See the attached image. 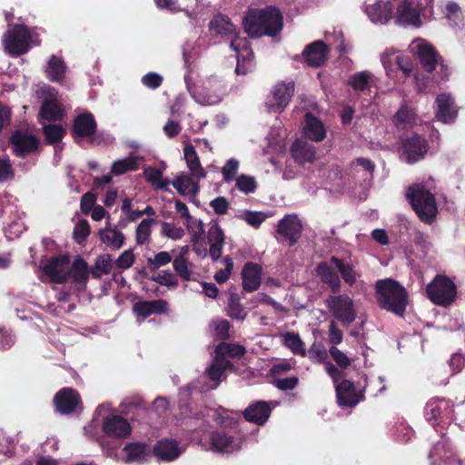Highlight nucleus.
Masks as SVG:
<instances>
[{
	"label": "nucleus",
	"mask_w": 465,
	"mask_h": 465,
	"mask_svg": "<svg viewBox=\"0 0 465 465\" xmlns=\"http://www.w3.org/2000/svg\"><path fill=\"white\" fill-rule=\"evenodd\" d=\"M330 314L344 326H349L357 317V306L347 294L331 295L325 300Z\"/></svg>",
	"instance_id": "nucleus-5"
},
{
	"label": "nucleus",
	"mask_w": 465,
	"mask_h": 465,
	"mask_svg": "<svg viewBox=\"0 0 465 465\" xmlns=\"http://www.w3.org/2000/svg\"><path fill=\"white\" fill-rule=\"evenodd\" d=\"M316 272L321 280L324 283L328 284L332 292H336L340 290V278L337 272L331 266H329L328 263H320L316 268Z\"/></svg>",
	"instance_id": "nucleus-34"
},
{
	"label": "nucleus",
	"mask_w": 465,
	"mask_h": 465,
	"mask_svg": "<svg viewBox=\"0 0 465 465\" xmlns=\"http://www.w3.org/2000/svg\"><path fill=\"white\" fill-rule=\"evenodd\" d=\"M208 242L212 243H221L224 242V235L217 223L213 224L208 231Z\"/></svg>",
	"instance_id": "nucleus-62"
},
{
	"label": "nucleus",
	"mask_w": 465,
	"mask_h": 465,
	"mask_svg": "<svg viewBox=\"0 0 465 465\" xmlns=\"http://www.w3.org/2000/svg\"><path fill=\"white\" fill-rule=\"evenodd\" d=\"M304 134L312 141L321 142L326 136V130L319 119L311 114H307L305 116Z\"/></svg>",
	"instance_id": "nucleus-31"
},
{
	"label": "nucleus",
	"mask_w": 465,
	"mask_h": 465,
	"mask_svg": "<svg viewBox=\"0 0 465 465\" xmlns=\"http://www.w3.org/2000/svg\"><path fill=\"white\" fill-rule=\"evenodd\" d=\"M338 402L341 406L353 407L357 405L362 399V394L358 391L354 384L344 380L341 383L335 385Z\"/></svg>",
	"instance_id": "nucleus-16"
},
{
	"label": "nucleus",
	"mask_w": 465,
	"mask_h": 465,
	"mask_svg": "<svg viewBox=\"0 0 465 465\" xmlns=\"http://www.w3.org/2000/svg\"><path fill=\"white\" fill-rule=\"evenodd\" d=\"M245 350L242 346L230 343H221L215 350V355L225 360H228V358L242 356Z\"/></svg>",
	"instance_id": "nucleus-43"
},
{
	"label": "nucleus",
	"mask_w": 465,
	"mask_h": 465,
	"mask_svg": "<svg viewBox=\"0 0 465 465\" xmlns=\"http://www.w3.org/2000/svg\"><path fill=\"white\" fill-rule=\"evenodd\" d=\"M143 84L152 89H156L162 84L163 77L156 73H149L142 78Z\"/></svg>",
	"instance_id": "nucleus-64"
},
{
	"label": "nucleus",
	"mask_w": 465,
	"mask_h": 465,
	"mask_svg": "<svg viewBox=\"0 0 465 465\" xmlns=\"http://www.w3.org/2000/svg\"><path fill=\"white\" fill-rule=\"evenodd\" d=\"M242 274L244 290L252 292L259 288L261 283V268L259 265L252 262L246 263Z\"/></svg>",
	"instance_id": "nucleus-30"
},
{
	"label": "nucleus",
	"mask_w": 465,
	"mask_h": 465,
	"mask_svg": "<svg viewBox=\"0 0 465 465\" xmlns=\"http://www.w3.org/2000/svg\"><path fill=\"white\" fill-rule=\"evenodd\" d=\"M407 196L418 217L426 223L436 218L438 207L434 195L423 184H414L408 189Z\"/></svg>",
	"instance_id": "nucleus-4"
},
{
	"label": "nucleus",
	"mask_w": 465,
	"mask_h": 465,
	"mask_svg": "<svg viewBox=\"0 0 465 465\" xmlns=\"http://www.w3.org/2000/svg\"><path fill=\"white\" fill-rule=\"evenodd\" d=\"M277 232L289 244L294 245L302 232V224L296 214H288L278 223Z\"/></svg>",
	"instance_id": "nucleus-14"
},
{
	"label": "nucleus",
	"mask_w": 465,
	"mask_h": 465,
	"mask_svg": "<svg viewBox=\"0 0 465 465\" xmlns=\"http://www.w3.org/2000/svg\"><path fill=\"white\" fill-rule=\"evenodd\" d=\"M96 196L93 193H86L82 196L81 199V211L84 213H88L91 210L95 207Z\"/></svg>",
	"instance_id": "nucleus-63"
},
{
	"label": "nucleus",
	"mask_w": 465,
	"mask_h": 465,
	"mask_svg": "<svg viewBox=\"0 0 465 465\" xmlns=\"http://www.w3.org/2000/svg\"><path fill=\"white\" fill-rule=\"evenodd\" d=\"M30 40L31 35L28 29L24 25H15L4 35V50L12 56H18L28 52Z\"/></svg>",
	"instance_id": "nucleus-7"
},
{
	"label": "nucleus",
	"mask_w": 465,
	"mask_h": 465,
	"mask_svg": "<svg viewBox=\"0 0 465 465\" xmlns=\"http://www.w3.org/2000/svg\"><path fill=\"white\" fill-rule=\"evenodd\" d=\"M415 120V114L412 109L409 107H401L394 117L397 125L411 124Z\"/></svg>",
	"instance_id": "nucleus-55"
},
{
	"label": "nucleus",
	"mask_w": 465,
	"mask_h": 465,
	"mask_svg": "<svg viewBox=\"0 0 465 465\" xmlns=\"http://www.w3.org/2000/svg\"><path fill=\"white\" fill-rule=\"evenodd\" d=\"M41 269L50 282L63 283L68 279L69 256L61 254L53 257L43 264Z\"/></svg>",
	"instance_id": "nucleus-11"
},
{
	"label": "nucleus",
	"mask_w": 465,
	"mask_h": 465,
	"mask_svg": "<svg viewBox=\"0 0 465 465\" xmlns=\"http://www.w3.org/2000/svg\"><path fill=\"white\" fill-rule=\"evenodd\" d=\"M44 134L50 143H55L62 140L65 130L60 124H52L43 126Z\"/></svg>",
	"instance_id": "nucleus-46"
},
{
	"label": "nucleus",
	"mask_w": 465,
	"mask_h": 465,
	"mask_svg": "<svg viewBox=\"0 0 465 465\" xmlns=\"http://www.w3.org/2000/svg\"><path fill=\"white\" fill-rule=\"evenodd\" d=\"M112 256L104 254L97 258L94 269L92 273L94 277H100L101 274H108L112 270Z\"/></svg>",
	"instance_id": "nucleus-48"
},
{
	"label": "nucleus",
	"mask_w": 465,
	"mask_h": 465,
	"mask_svg": "<svg viewBox=\"0 0 465 465\" xmlns=\"http://www.w3.org/2000/svg\"><path fill=\"white\" fill-rule=\"evenodd\" d=\"M173 259V255L166 251L157 252L153 257L148 258V265L155 270L168 264Z\"/></svg>",
	"instance_id": "nucleus-51"
},
{
	"label": "nucleus",
	"mask_w": 465,
	"mask_h": 465,
	"mask_svg": "<svg viewBox=\"0 0 465 465\" xmlns=\"http://www.w3.org/2000/svg\"><path fill=\"white\" fill-rule=\"evenodd\" d=\"M65 64L62 59L52 55L48 61L45 73L47 77L53 82H61L64 78Z\"/></svg>",
	"instance_id": "nucleus-39"
},
{
	"label": "nucleus",
	"mask_w": 465,
	"mask_h": 465,
	"mask_svg": "<svg viewBox=\"0 0 465 465\" xmlns=\"http://www.w3.org/2000/svg\"><path fill=\"white\" fill-rule=\"evenodd\" d=\"M95 129L96 122L91 113L84 112L74 119L73 131L75 140L92 136Z\"/></svg>",
	"instance_id": "nucleus-24"
},
{
	"label": "nucleus",
	"mask_w": 465,
	"mask_h": 465,
	"mask_svg": "<svg viewBox=\"0 0 465 465\" xmlns=\"http://www.w3.org/2000/svg\"><path fill=\"white\" fill-rule=\"evenodd\" d=\"M410 48L416 54L422 66L428 71L432 72L438 64V54L432 45L422 39L414 40Z\"/></svg>",
	"instance_id": "nucleus-13"
},
{
	"label": "nucleus",
	"mask_w": 465,
	"mask_h": 465,
	"mask_svg": "<svg viewBox=\"0 0 465 465\" xmlns=\"http://www.w3.org/2000/svg\"><path fill=\"white\" fill-rule=\"evenodd\" d=\"M329 48L322 41L309 45L302 53L306 64L312 67L321 66L327 59Z\"/></svg>",
	"instance_id": "nucleus-19"
},
{
	"label": "nucleus",
	"mask_w": 465,
	"mask_h": 465,
	"mask_svg": "<svg viewBox=\"0 0 465 465\" xmlns=\"http://www.w3.org/2000/svg\"><path fill=\"white\" fill-rule=\"evenodd\" d=\"M12 143L15 154L24 157L37 148L38 141L33 134L17 131L12 136Z\"/></svg>",
	"instance_id": "nucleus-22"
},
{
	"label": "nucleus",
	"mask_w": 465,
	"mask_h": 465,
	"mask_svg": "<svg viewBox=\"0 0 465 465\" xmlns=\"http://www.w3.org/2000/svg\"><path fill=\"white\" fill-rule=\"evenodd\" d=\"M291 153L295 162L300 164L312 163L316 159L315 147L304 141H296L292 145Z\"/></svg>",
	"instance_id": "nucleus-26"
},
{
	"label": "nucleus",
	"mask_w": 465,
	"mask_h": 465,
	"mask_svg": "<svg viewBox=\"0 0 465 465\" xmlns=\"http://www.w3.org/2000/svg\"><path fill=\"white\" fill-rule=\"evenodd\" d=\"M331 262L340 272L343 281L346 283H348L350 286H352L356 282L359 274L351 265L345 263L343 261L336 257H332L331 259Z\"/></svg>",
	"instance_id": "nucleus-41"
},
{
	"label": "nucleus",
	"mask_w": 465,
	"mask_h": 465,
	"mask_svg": "<svg viewBox=\"0 0 465 465\" xmlns=\"http://www.w3.org/2000/svg\"><path fill=\"white\" fill-rule=\"evenodd\" d=\"M228 314L230 317L237 320H244L246 312L240 303V299L236 294H232L228 303Z\"/></svg>",
	"instance_id": "nucleus-49"
},
{
	"label": "nucleus",
	"mask_w": 465,
	"mask_h": 465,
	"mask_svg": "<svg viewBox=\"0 0 465 465\" xmlns=\"http://www.w3.org/2000/svg\"><path fill=\"white\" fill-rule=\"evenodd\" d=\"M48 94L49 98L43 103L40 110L41 117L48 121L63 119L64 113L57 103V92L53 88H48Z\"/></svg>",
	"instance_id": "nucleus-23"
},
{
	"label": "nucleus",
	"mask_w": 465,
	"mask_h": 465,
	"mask_svg": "<svg viewBox=\"0 0 465 465\" xmlns=\"http://www.w3.org/2000/svg\"><path fill=\"white\" fill-rule=\"evenodd\" d=\"M99 233L102 242L112 249L118 250L124 244V234L110 225L101 230Z\"/></svg>",
	"instance_id": "nucleus-37"
},
{
	"label": "nucleus",
	"mask_w": 465,
	"mask_h": 465,
	"mask_svg": "<svg viewBox=\"0 0 465 465\" xmlns=\"http://www.w3.org/2000/svg\"><path fill=\"white\" fill-rule=\"evenodd\" d=\"M209 450L218 453H232L242 447V440L223 430L213 431L209 435Z\"/></svg>",
	"instance_id": "nucleus-12"
},
{
	"label": "nucleus",
	"mask_w": 465,
	"mask_h": 465,
	"mask_svg": "<svg viewBox=\"0 0 465 465\" xmlns=\"http://www.w3.org/2000/svg\"><path fill=\"white\" fill-rule=\"evenodd\" d=\"M210 30L231 42V48L236 53L238 60L235 72L238 74H245L246 70L242 69L241 59H242V62H248L250 64L252 57V53L248 46L246 38L239 37L237 29L230 19L221 15H216L210 22Z\"/></svg>",
	"instance_id": "nucleus-2"
},
{
	"label": "nucleus",
	"mask_w": 465,
	"mask_h": 465,
	"mask_svg": "<svg viewBox=\"0 0 465 465\" xmlns=\"http://www.w3.org/2000/svg\"><path fill=\"white\" fill-rule=\"evenodd\" d=\"M103 430L109 437L125 438L131 433V426L124 418L112 415L104 419Z\"/></svg>",
	"instance_id": "nucleus-17"
},
{
	"label": "nucleus",
	"mask_w": 465,
	"mask_h": 465,
	"mask_svg": "<svg viewBox=\"0 0 465 465\" xmlns=\"http://www.w3.org/2000/svg\"><path fill=\"white\" fill-rule=\"evenodd\" d=\"M155 223L153 219L143 220L136 228L135 240L137 244H144L149 242L152 232V226Z\"/></svg>",
	"instance_id": "nucleus-44"
},
{
	"label": "nucleus",
	"mask_w": 465,
	"mask_h": 465,
	"mask_svg": "<svg viewBox=\"0 0 465 465\" xmlns=\"http://www.w3.org/2000/svg\"><path fill=\"white\" fill-rule=\"evenodd\" d=\"M223 262L225 263V268L220 270L214 275V279L219 283H223L229 279L232 270V267H233V262L229 257H225L223 260Z\"/></svg>",
	"instance_id": "nucleus-60"
},
{
	"label": "nucleus",
	"mask_w": 465,
	"mask_h": 465,
	"mask_svg": "<svg viewBox=\"0 0 465 465\" xmlns=\"http://www.w3.org/2000/svg\"><path fill=\"white\" fill-rule=\"evenodd\" d=\"M71 277L74 282L84 283L89 277L88 265L84 260L76 257L68 269V278Z\"/></svg>",
	"instance_id": "nucleus-36"
},
{
	"label": "nucleus",
	"mask_w": 465,
	"mask_h": 465,
	"mask_svg": "<svg viewBox=\"0 0 465 465\" xmlns=\"http://www.w3.org/2000/svg\"><path fill=\"white\" fill-rule=\"evenodd\" d=\"M294 93L293 82L276 84L268 96L265 105L270 113L280 114L290 103Z\"/></svg>",
	"instance_id": "nucleus-9"
},
{
	"label": "nucleus",
	"mask_w": 465,
	"mask_h": 465,
	"mask_svg": "<svg viewBox=\"0 0 465 465\" xmlns=\"http://www.w3.org/2000/svg\"><path fill=\"white\" fill-rule=\"evenodd\" d=\"M236 186L241 192L250 193L254 192L256 188V182L251 176L241 175L236 180Z\"/></svg>",
	"instance_id": "nucleus-54"
},
{
	"label": "nucleus",
	"mask_w": 465,
	"mask_h": 465,
	"mask_svg": "<svg viewBox=\"0 0 465 465\" xmlns=\"http://www.w3.org/2000/svg\"><path fill=\"white\" fill-rule=\"evenodd\" d=\"M183 155L190 173L197 179L205 178L206 172L203 168L195 148L192 144L186 143L184 145Z\"/></svg>",
	"instance_id": "nucleus-29"
},
{
	"label": "nucleus",
	"mask_w": 465,
	"mask_h": 465,
	"mask_svg": "<svg viewBox=\"0 0 465 465\" xmlns=\"http://www.w3.org/2000/svg\"><path fill=\"white\" fill-rule=\"evenodd\" d=\"M282 343L293 354L305 357L307 354L305 343L302 341L298 333L288 331L281 334Z\"/></svg>",
	"instance_id": "nucleus-35"
},
{
	"label": "nucleus",
	"mask_w": 465,
	"mask_h": 465,
	"mask_svg": "<svg viewBox=\"0 0 465 465\" xmlns=\"http://www.w3.org/2000/svg\"><path fill=\"white\" fill-rule=\"evenodd\" d=\"M125 453L124 460L126 462H142L151 455L150 448L140 442H133L127 444L124 448Z\"/></svg>",
	"instance_id": "nucleus-33"
},
{
	"label": "nucleus",
	"mask_w": 465,
	"mask_h": 465,
	"mask_svg": "<svg viewBox=\"0 0 465 465\" xmlns=\"http://www.w3.org/2000/svg\"><path fill=\"white\" fill-rule=\"evenodd\" d=\"M239 168V162L235 159H230L222 169L223 180L230 182L234 179Z\"/></svg>",
	"instance_id": "nucleus-57"
},
{
	"label": "nucleus",
	"mask_w": 465,
	"mask_h": 465,
	"mask_svg": "<svg viewBox=\"0 0 465 465\" xmlns=\"http://www.w3.org/2000/svg\"><path fill=\"white\" fill-rule=\"evenodd\" d=\"M373 83V75L366 71L359 72L350 77L349 84L356 91L369 89Z\"/></svg>",
	"instance_id": "nucleus-42"
},
{
	"label": "nucleus",
	"mask_w": 465,
	"mask_h": 465,
	"mask_svg": "<svg viewBox=\"0 0 465 465\" xmlns=\"http://www.w3.org/2000/svg\"><path fill=\"white\" fill-rule=\"evenodd\" d=\"M175 272L185 281L191 277V271L187 265V260L183 254L177 255L173 262Z\"/></svg>",
	"instance_id": "nucleus-52"
},
{
	"label": "nucleus",
	"mask_w": 465,
	"mask_h": 465,
	"mask_svg": "<svg viewBox=\"0 0 465 465\" xmlns=\"http://www.w3.org/2000/svg\"><path fill=\"white\" fill-rule=\"evenodd\" d=\"M167 309V303L163 300L152 302H138L134 304L133 311L137 317L146 318L153 313H161Z\"/></svg>",
	"instance_id": "nucleus-28"
},
{
	"label": "nucleus",
	"mask_w": 465,
	"mask_h": 465,
	"mask_svg": "<svg viewBox=\"0 0 465 465\" xmlns=\"http://www.w3.org/2000/svg\"><path fill=\"white\" fill-rule=\"evenodd\" d=\"M229 366V360L222 359L215 355L211 367L206 371L209 379L214 382L213 385H210V389H215L218 386L220 378Z\"/></svg>",
	"instance_id": "nucleus-38"
},
{
	"label": "nucleus",
	"mask_w": 465,
	"mask_h": 465,
	"mask_svg": "<svg viewBox=\"0 0 465 465\" xmlns=\"http://www.w3.org/2000/svg\"><path fill=\"white\" fill-rule=\"evenodd\" d=\"M429 299L435 304L447 306L453 302L456 297V285L443 275H437L427 286Z\"/></svg>",
	"instance_id": "nucleus-6"
},
{
	"label": "nucleus",
	"mask_w": 465,
	"mask_h": 465,
	"mask_svg": "<svg viewBox=\"0 0 465 465\" xmlns=\"http://www.w3.org/2000/svg\"><path fill=\"white\" fill-rule=\"evenodd\" d=\"M427 152L424 139L420 136L407 140L402 146L401 157L409 163L420 160Z\"/></svg>",
	"instance_id": "nucleus-20"
},
{
	"label": "nucleus",
	"mask_w": 465,
	"mask_h": 465,
	"mask_svg": "<svg viewBox=\"0 0 465 465\" xmlns=\"http://www.w3.org/2000/svg\"><path fill=\"white\" fill-rule=\"evenodd\" d=\"M162 234L173 241L180 240L184 235V230L173 223H163Z\"/></svg>",
	"instance_id": "nucleus-50"
},
{
	"label": "nucleus",
	"mask_w": 465,
	"mask_h": 465,
	"mask_svg": "<svg viewBox=\"0 0 465 465\" xmlns=\"http://www.w3.org/2000/svg\"><path fill=\"white\" fill-rule=\"evenodd\" d=\"M224 95V87L221 81L209 79L203 83L202 86L193 93V99L203 105L218 104Z\"/></svg>",
	"instance_id": "nucleus-10"
},
{
	"label": "nucleus",
	"mask_w": 465,
	"mask_h": 465,
	"mask_svg": "<svg viewBox=\"0 0 465 465\" xmlns=\"http://www.w3.org/2000/svg\"><path fill=\"white\" fill-rule=\"evenodd\" d=\"M153 452L161 460H173L181 454L182 450L178 448L175 440H163L154 446Z\"/></svg>",
	"instance_id": "nucleus-32"
},
{
	"label": "nucleus",
	"mask_w": 465,
	"mask_h": 465,
	"mask_svg": "<svg viewBox=\"0 0 465 465\" xmlns=\"http://www.w3.org/2000/svg\"><path fill=\"white\" fill-rule=\"evenodd\" d=\"M265 218V214L261 212H246L243 214L246 223L254 228H258Z\"/></svg>",
	"instance_id": "nucleus-61"
},
{
	"label": "nucleus",
	"mask_w": 465,
	"mask_h": 465,
	"mask_svg": "<svg viewBox=\"0 0 465 465\" xmlns=\"http://www.w3.org/2000/svg\"><path fill=\"white\" fill-rule=\"evenodd\" d=\"M80 398L76 391L70 388L62 389L54 397L56 409L62 414H68L76 410Z\"/></svg>",
	"instance_id": "nucleus-18"
},
{
	"label": "nucleus",
	"mask_w": 465,
	"mask_h": 465,
	"mask_svg": "<svg viewBox=\"0 0 465 465\" xmlns=\"http://www.w3.org/2000/svg\"><path fill=\"white\" fill-rule=\"evenodd\" d=\"M271 407L266 401H257L250 405L244 411V417L248 421L263 424L271 414Z\"/></svg>",
	"instance_id": "nucleus-27"
},
{
	"label": "nucleus",
	"mask_w": 465,
	"mask_h": 465,
	"mask_svg": "<svg viewBox=\"0 0 465 465\" xmlns=\"http://www.w3.org/2000/svg\"><path fill=\"white\" fill-rule=\"evenodd\" d=\"M431 0H401L396 10V21L402 25L420 26L423 7Z\"/></svg>",
	"instance_id": "nucleus-8"
},
{
	"label": "nucleus",
	"mask_w": 465,
	"mask_h": 465,
	"mask_svg": "<svg viewBox=\"0 0 465 465\" xmlns=\"http://www.w3.org/2000/svg\"><path fill=\"white\" fill-rule=\"evenodd\" d=\"M139 161V157L133 155L119 159L112 164L111 173L114 175H122L127 172L134 171L138 168Z\"/></svg>",
	"instance_id": "nucleus-40"
},
{
	"label": "nucleus",
	"mask_w": 465,
	"mask_h": 465,
	"mask_svg": "<svg viewBox=\"0 0 465 465\" xmlns=\"http://www.w3.org/2000/svg\"><path fill=\"white\" fill-rule=\"evenodd\" d=\"M200 180L191 173L181 172L171 183L181 195L194 198L200 191Z\"/></svg>",
	"instance_id": "nucleus-15"
},
{
	"label": "nucleus",
	"mask_w": 465,
	"mask_h": 465,
	"mask_svg": "<svg viewBox=\"0 0 465 465\" xmlns=\"http://www.w3.org/2000/svg\"><path fill=\"white\" fill-rule=\"evenodd\" d=\"M145 179L157 189H164L170 184L167 178H163V172L155 168H147L144 170Z\"/></svg>",
	"instance_id": "nucleus-45"
},
{
	"label": "nucleus",
	"mask_w": 465,
	"mask_h": 465,
	"mask_svg": "<svg viewBox=\"0 0 465 465\" xmlns=\"http://www.w3.org/2000/svg\"><path fill=\"white\" fill-rule=\"evenodd\" d=\"M306 356L314 362H325L327 352L324 347L319 343H313L307 351Z\"/></svg>",
	"instance_id": "nucleus-53"
},
{
	"label": "nucleus",
	"mask_w": 465,
	"mask_h": 465,
	"mask_svg": "<svg viewBox=\"0 0 465 465\" xmlns=\"http://www.w3.org/2000/svg\"><path fill=\"white\" fill-rule=\"evenodd\" d=\"M134 262V254L132 250H126L115 260V265L122 269H129Z\"/></svg>",
	"instance_id": "nucleus-58"
},
{
	"label": "nucleus",
	"mask_w": 465,
	"mask_h": 465,
	"mask_svg": "<svg viewBox=\"0 0 465 465\" xmlns=\"http://www.w3.org/2000/svg\"><path fill=\"white\" fill-rule=\"evenodd\" d=\"M436 104V117L439 121L448 124L451 123L456 118L458 111L450 94H441L438 95Z\"/></svg>",
	"instance_id": "nucleus-21"
},
{
	"label": "nucleus",
	"mask_w": 465,
	"mask_h": 465,
	"mask_svg": "<svg viewBox=\"0 0 465 465\" xmlns=\"http://www.w3.org/2000/svg\"><path fill=\"white\" fill-rule=\"evenodd\" d=\"M243 26L251 37L274 36L282 28V16L279 10L272 6L252 10L245 16Z\"/></svg>",
	"instance_id": "nucleus-1"
},
{
	"label": "nucleus",
	"mask_w": 465,
	"mask_h": 465,
	"mask_svg": "<svg viewBox=\"0 0 465 465\" xmlns=\"http://www.w3.org/2000/svg\"><path fill=\"white\" fill-rule=\"evenodd\" d=\"M189 234L191 235L192 242H198L202 239L204 233L203 223L200 219L190 218L184 223Z\"/></svg>",
	"instance_id": "nucleus-47"
},
{
	"label": "nucleus",
	"mask_w": 465,
	"mask_h": 465,
	"mask_svg": "<svg viewBox=\"0 0 465 465\" xmlns=\"http://www.w3.org/2000/svg\"><path fill=\"white\" fill-rule=\"evenodd\" d=\"M330 354L334 361L341 368L346 369L351 365V360L349 357L341 350L336 347L330 349Z\"/></svg>",
	"instance_id": "nucleus-59"
},
{
	"label": "nucleus",
	"mask_w": 465,
	"mask_h": 465,
	"mask_svg": "<svg viewBox=\"0 0 465 465\" xmlns=\"http://www.w3.org/2000/svg\"><path fill=\"white\" fill-rule=\"evenodd\" d=\"M376 299L379 305L389 312L402 315L407 305L405 289L392 279L379 280L375 285Z\"/></svg>",
	"instance_id": "nucleus-3"
},
{
	"label": "nucleus",
	"mask_w": 465,
	"mask_h": 465,
	"mask_svg": "<svg viewBox=\"0 0 465 465\" xmlns=\"http://www.w3.org/2000/svg\"><path fill=\"white\" fill-rule=\"evenodd\" d=\"M366 14L373 23L386 24L392 15V7L389 1L379 0L366 7Z\"/></svg>",
	"instance_id": "nucleus-25"
},
{
	"label": "nucleus",
	"mask_w": 465,
	"mask_h": 465,
	"mask_svg": "<svg viewBox=\"0 0 465 465\" xmlns=\"http://www.w3.org/2000/svg\"><path fill=\"white\" fill-rule=\"evenodd\" d=\"M90 233V226L86 220L79 221L74 230V237L77 242H84Z\"/></svg>",
	"instance_id": "nucleus-56"
}]
</instances>
